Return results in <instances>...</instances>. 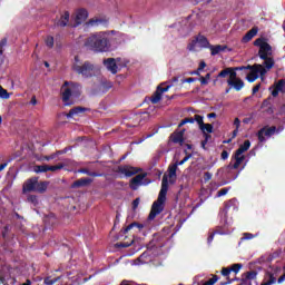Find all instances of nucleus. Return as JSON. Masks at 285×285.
Wrapping results in <instances>:
<instances>
[{"mask_svg": "<svg viewBox=\"0 0 285 285\" xmlns=\"http://www.w3.org/2000/svg\"><path fill=\"white\" fill-rule=\"evenodd\" d=\"M269 43L266 42V40L264 38H257L255 41H254V46H256L257 48H264L265 46H268Z\"/></svg>", "mask_w": 285, "mask_h": 285, "instance_id": "obj_34", "label": "nucleus"}, {"mask_svg": "<svg viewBox=\"0 0 285 285\" xmlns=\"http://www.w3.org/2000/svg\"><path fill=\"white\" fill-rule=\"evenodd\" d=\"M266 277H267V279L265 278V281H263V283L261 285L277 284V277H275V274L273 272H267Z\"/></svg>", "mask_w": 285, "mask_h": 285, "instance_id": "obj_23", "label": "nucleus"}, {"mask_svg": "<svg viewBox=\"0 0 285 285\" xmlns=\"http://www.w3.org/2000/svg\"><path fill=\"white\" fill-rule=\"evenodd\" d=\"M269 90H272V97H279V92H282L284 95L285 79L278 80L276 83H274L272 87H269Z\"/></svg>", "mask_w": 285, "mask_h": 285, "instance_id": "obj_8", "label": "nucleus"}, {"mask_svg": "<svg viewBox=\"0 0 285 285\" xmlns=\"http://www.w3.org/2000/svg\"><path fill=\"white\" fill-rule=\"evenodd\" d=\"M88 19V10L86 9H79L77 12H76V24L75 27L77 26H81V23H83V21H86Z\"/></svg>", "mask_w": 285, "mask_h": 285, "instance_id": "obj_13", "label": "nucleus"}, {"mask_svg": "<svg viewBox=\"0 0 285 285\" xmlns=\"http://www.w3.org/2000/svg\"><path fill=\"white\" fill-rule=\"evenodd\" d=\"M56 158H57V154H51L49 156H45L46 161H50V160L56 159Z\"/></svg>", "mask_w": 285, "mask_h": 285, "instance_id": "obj_62", "label": "nucleus"}, {"mask_svg": "<svg viewBox=\"0 0 285 285\" xmlns=\"http://www.w3.org/2000/svg\"><path fill=\"white\" fill-rule=\"evenodd\" d=\"M257 32H259V28L254 27L249 31L246 32V35L243 37V43H248V41H252L254 37H257Z\"/></svg>", "mask_w": 285, "mask_h": 285, "instance_id": "obj_18", "label": "nucleus"}, {"mask_svg": "<svg viewBox=\"0 0 285 285\" xmlns=\"http://www.w3.org/2000/svg\"><path fill=\"white\" fill-rule=\"evenodd\" d=\"M259 68H261V71H262V77H265L266 76V68H264V66H262L259 63L235 67V70H249L250 72H253L254 70H257Z\"/></svg>", "mask_w": 285, "mask_h": 285, "instance_id": "obj_11", "label": "nucleus"}, {"mask_svg": "<svg viewBox=\"0 0 285 285\" xmlns=\"http://www.w3.org/2000/svg\"><path fill=\"white\" fill-rule=\"evenodd\" d=\"M195 48H197V38H195L194 40H191L189 42V45L187 46V50L193 52V51H195Z\"/></svg>", "mask_w": 285, "mask_h": 285, "instance_id": "obj_46", "label": "nucleus"}, {"mask_svg": "<svg viewBox=\"0 0 285 285\" xmlns=\"http://www.w3.org/2000/svg\"><path fill=\"white\" fill-rule=\"evenodd\" d=\"M259 75L262 76V68L254 69V71H249V73L246 76V79L249 83H253L259 79Z\"/></svg>", "mask_w": 285, "mask_h": 285, "instance_id": "obj_16", "label": "nucleus"}, {"mask_svg": "<svg viewBox=\"0 0 285 285\" xmlns=\"http://www.w3.org/2000/svg\"><path fill=\"white\" fill-rule=\"evenodd\" d=\"M259 88H262V83H257L256 86H254V88L252 89V95H257V92H259Z\"/></svg>", "mask_w": 285, "mask_h": 285, "instance_id": "obj_58", "label": "nucleus"}, {"mask_svg": "<svg viewBox=\"0 0 285 285\" xmlns=\"http://www.w3.org/2000/svg\"><path fill=\"white\" fill-rule=\"evenodd\" d=\"M62 101L65 104V106H71L72 102H70V97H80L81 96V90L79 89V85L78 83H71L70 87L65 88L62 86Z\"/></svg>", "mask_w": 285, "mask_h": 285, "instance_id": "obj_4", "label": "nucleus"}, {"mask_svg": "<svg viewBox=\"0 0 285 285\" xmlns=\"http://www.w3.org/2000/svg\"><path fill=\"white\" fill-rule=\"evenodd\" d=\"M102 88H105L106 90H110V88H112V82L110 81L102 82Z\"/></svg>", "mask_w": 285, "mask_h": 285, "instance_id": "obj_59", "label": "nucleus"}, {"mask_svg": "<svg viewBox=\"0 0 285 285\" xmlns=\"http://www.w3.org/2000/svg\"><path fill=\"white\" fill-rule=\"evenodd\" d=\"M208 137H210V135L205 134V139L202 141V148H206V144H208Z\"/></svg>", "mask_w": 285, "mask_h": 285, "instance_id": "obj_61", "label": "nucleus"}, {"mask_svg": "<svg viewBox=\"0 0 285 285\" xmlns=\"http://www.w3.org/2000/svg\"><path fill=\"white\" fill-rule=\"evenodd\" d=\"M70 21V12L65 11V13L60 17V19L57 22V26L60 28H66Z\"/></svg>", "mask_w": 285, "mask_h": 285, "instance_id": "obj_22", "label": "nucleus"}, {"mask_svg": "<svg viewBox=\"0 0 285 285\" xmlns=\"http://www.w3.org/2000/svg\"><path fill=\"white\" fill-rule=\"evenodd\" d=\"M210 179H213V174L210 171H206L204 174V181H205V184H208V181H210Z\"/></svg>", "mask_w": 285, "mask_h": 285, "instance_id": "obj_53", "label": "nucleus"}, {"mask_svg": "<svg viewBox=\"0 0 285 285\" xmlns=\"http://www.w3.org/2000/svg\"><path fill=\"white\" fill-rule=\"evenodd\" d=\"M193 158V154H188L187 156L184 157V159H181L180 161L176 163L178 164V166H184V164H186V161H188V159Z\"/></svg>", "mask_w": 285, "mask_h": 285, "instance_id": "obj_52", "label": "nucleus"}, {"mask_svg": "<svg viewBox=\"0 0 285 285\" xmlns=\"http://www.w3.org/2000/svg\"><path fill=\"white\" fill-rule=\"evenodd\" d=\"M105 68H107V70L109 72H111V75H117L119 67L117 66V59L115 58H107L102 61Z\"/></svg>", "mask_w": 285, "mask_h": 285, "instance_id": "obj_9", "label": "nucleus"}, {"mask_svg": "<svg viewBox=\"0 0 285 285\" xmlns=\"http://www.w3.org/2000/svg\"><path fill=\"white\" fill-rule=\"evenodd\" d=\"M148 174L142 173L136 175L134 178L129 181V188L131 190H138L139 186H148L150 184V180L147 177Z\"/></svg>", "mask_w": 285, "mask_h": 285, "instance_id": "obj_5", "label": "nucleus"}, {"mask_svg": "<svg viewBox=\"0 0 285 285\" xmlns=\"http://www.w3.org/2000/svg\"><path fill=\"white\" fill-rule=\"evenodd\" d=\"M8 46V38L0 40V57H3V48Z\"/></svg>", "mask_w": 285, "mask_h": 285, "instance_id": "obj_47", "label": "nucleus"}, {"mask_svg": "<svg viewBox=\"0 0 285 285\" xmlns=\"http://www.w3.org/2000/svg\"><path fill=\"white\" fill-rule=\"evenodd\" d=\"M228 151L227 150H223L220 154V159H223V161H226V159H228Z\"/></svg>", "mask_w": 285, "mask_h": 285, "instance_id": "obj_60", "label": "nucleus"}, {"mask_svg": "<svg viewBox=\"0 0 285 285\" xmlns=\"http://www.w3.org/2000/svg\"><path fill=\"white\" fill-rule=\"evenodd\" d=\"M100 23H104V19L96 18V19H90L87 22V26H100Z\"/></svg>", "mask_w": 285, "mask_h": 285, "instance_id": "obj_40", "label": "nucleus"}, {"mask_svg": "<svg viewBox=\"0 0 285 285\" xmlns=\"http://www.w3.org/2000/svg\"><path fill=\"white\" fill-rule=\"evenodd\" d=\"M183 124H195V118H193V117L184 118V122Z\"/></svg>", "mask_w": 285, "mask_h": 285, "instance_id": "obj_63", "label": "nucleus"}, {"mask_svg": "<svg viewBox=\"0 0 285 285\" xmlns=\"http://www.w3.org/2000/svg\"><path fill=\"white\" fill-rule=\"evenodd\" d=\"M35 173H48V165H37L35 167Z\"/></svg>", "mask_w": 285, "mask_h": 285, "instance_id": "obj_39", "label": "nucleus"}, {"mask_svg": "<svg viewBox=\"0 0 285 285\" xmlns=\"http://www.w3.org/2000/svg\"><path fill=\"white\" fill-rule=\"evenodd\" d=\"M196 41L197 43H199L200 48H210V42L208 41V38H206V36L198 35L196 37Z\"/></svg>", "mask_w": 285, "mask_h": 285, "instance_id": "obj_24", "label": "nucleus"}, {"mask_svg": "<svg viewBox=\"0 0 285 285\" xmlns=\"http://www.w3.org/2000/svg\"><path fill=\"white\" fill-rule=\"evenodd\" d=\"M271 106V97L267 99L263 100L261 108H268Z\"/></svg>", "mask_w": 285, "mask_h": 285, "instance_id": "obj_55", "label": "nucleus"}, {"mask_svg": "<svg viewBox=\"0 0 285 285\" xmlns=\"http://www.w3.org/2000/svg\"><path fill=\"white\" fill-rule=\"evenodd\" d=\"M197 81V78H186L181 80V83H195Z\"/></svg>", "mask_w": 285, "mask_h": 285, "instance_id": "obj_56", "label": "nucleus"}, {"mask_svg": "<svg viewBox=\"0 0 285 285\" xmlns=\"http://www.w3.org/2000/svg\"><path fill=\"white\" fill-rule=\"evenodd\" d=\"M194 121H196L198 124L199 128H200L202 125L204 124V116L195 115L194 116Z\"/></svg>", "mask_w": 285, "mask_h": 285, "instance_id": "obj_49", "label": "nucleus"}, {"mask_svg": "<svg viewBox=\"0 0 285 285\" xmlns=\"http://www.w3.org/2000/svg\"><path fill=\"white\" fill-rule=\"evenodd\" d=\"M228 86H230V88H234V90H236V92H239V90H242V88H244V80H242L240 78H237L236 80H227Z\"/></svg>", "mask_w": 285, "mask_h": 285, "instance_id": "obj_20", "label": "nucleus"}, {"mask_svg": "<svg viewBox=\"0 0 285 285\" xmlns=\"http://www.w3.org/2000/svg\"><path fill=\"white\" fill-rule=\"evenodd\" d=\"M37 189V177L29 178L22 186V193H36Z\"/></svg>", "mask_w": 285, "mask_h": 285, "instance_id": "obj_10", "label": "nucleus"}, {"mask_svg": "<svg viewBox=\"0 0 285 285\" xmlns=\"http://www.w3.org/2000/svg\"><path fill=\"white\" fill-rule=\"evenodd\" d=\"M237 78V69L229 67V79L228 81H235Z\"/></svg>", "mask_w": 285, "mask_h": 285, "instance_id": "obj_36", "label": "nucleus"}, {"mask_svg": "<svg viewBox=\"0 0 285 285\" xmlns=\"http://www.w3.org/2000/svg\"><path fill=\"white\" fill-rule=\"evenodd\" d=\"M234 126H236V129H239V126H242V120H239V118H235Z\"/></svg>", "mask_w": 285, "mask_h": 285, "instance_id": "obj_64", "label": "nucleus"}, {"mask_svg": "<svg viewBox=\"0 0 285 285\" xmlns=\"http://www.w3.org/2000/svg\"><path fill=\"white\" fill-rule=\"evenodd\" d=\"M255 235L250 234V233H244L243 237L240 238V242H246V239H254Z\"/></svg>", "mask_w": 285, "mask_h": 285, "instance_id": "obj_51", "label": "nucleus"}, {"mask_svg": "<svg viewBox=\"0 0 285 285\" xmlns=\"http://www.w3.org/2000/svg\"><path fill=\"white\" fill-rule=\"evenodd\" d=\"M227 48L228 46L226 45H216V46L209 45L212 57H216V55H219V52L226 51Z\"/></svg>", "mask_w": 285, "mask_h": 285, "instance_id": "obj_19", "label": "nucleus"}, {"mask_svg": "<svg viewBox=\"0 0 285 285\" xmlns=\"http://www.w3.org/2000/svg\"><path fill=\"white\" fill-rule=\"evenodd\" d=\"M65 164H62V163H59L58 165H52V166H50V165H47V169H48V171L50 170L51 173H56V170H62V168H65Z\"/></svg>", "mask_w": 285, "mask_h": 285, "instance_id": "obj_33", "label": "nucleus"}, {"mask_svg": "<svg viewBox=\"0 0 285 285\" xmlns=\"http://www.w3.org/2000/svg\"><path fill=\"white\" fill-rule=\"evenodd\" d=\"M88 108L86 107H73L69 110L68 114H66L67 119H72V117H80V115H83L85 112H88Z\"/></svg>", "mask_w": 285, "mask_h": 285, "instance_id": "obj_12", "label": "nucleus"}, {"mask_svg": "<svg viewBox=\"0 0 285 285\" xmlns=\"http://www.w3.org/2000/svg\"><path fill=\"white\" fill-rule=\"evenodd\" d=\"M49 181H40L39 178H37V184H36V193H39L40 195H43L46 190H48Z\"/></svg>", "mask_w": 285, "mask_h": 285, "instance_id": "obj_21", "label": "nucleus"}, {"mask_svg": "<svg viewBox=\"0 0 285 285\" xmlns=\"http://www.w3.org/2000/svg\"><path fill=\"white\" fill-rule=\"evenodd\" d=\"M0 99H10V94L0 86Z\"/></svg>", "mask_w": 285, "mask_h": 285, "instance_id": "obj_42", "label": "nucleus"}, {"mask_svg": "<svg viewBox=\"0 0 285 285\" xmlns=\"http://www.w3.org/2000/svg\"><path fill=\"white\" fill-rule=\"evenodd\" d=\"M27 202H29V204H32L33 206H37L39 204V198L37 197V195H29L27 197Z\"/></svg>", "mask_w": 285, "mask_h": 285, "instance_id": "obj_38", "label": "nucleus"}, {"mask_svg": "<svg viewBox=\"0 0 285 285\" xmlns=\"http://www.w3.org/2000/svg\"><path fill=\"white\" fill-rule=\"evenodd\" d=\"M275 132H277V127L265 126L258 130L256 136L258 138L259 144H264V142H266V137H273V135H275Z\"/></svg>", "mask_w": 285, "mask_h": 285, "instance_id": "obj_6", "label": "nucleus"}, {"mask_svg": "<svg viewBox=\"0 0 285 285\" xmlns=\"http://www.w3.org/2000/svg\"><path fill=\"white\" fill-rule=\"evenodd\" d=\"M229 73H230V67H228V68L222 70V71L218 73V77H219V78H225V77H228Z\"/></svg>", "mask_w": 285, "mask_h": 285, "instance_id": "obj_50", "label": "nucleus"}, {"mask_svg": "<svg viewBox=\"0 0 285 285\" xmlns=\"http://www.w3.org/2000/svg\"><path fill=\"white\" fill-rule=\"evenodd\" d=\"M157 89L159 90L160 95H164V92H168V90L170 89V86H167V87L158 86Z\"/></svg>", "mask_w": 285, "mask_h": 285, "instance_id": "obj_57", "label": "nucleus"}, {"mask_svg": "<svg viewBox=\"0 0 285 285\" xmlns=\"http://www.w3.org/2000/svg\"><path fill=\"white\" fill-rule=\"evenodd\" d=\"M120 173H122V175H126V177H132V175H137V173H139V169L135 167H125L120 169Z\"/></svg>", "mask_w": 285, "mask_h": 285, "instance_id": "obj_26", "label": "nucleus"}, {"mask_svg": "<svg viewBox=\"0 0 285 285\" xmlns=\"http://www.w3.org/2000/svg\"><path fill=\"white\" fill-rule=\"evenodd\" d=\"M228 190H230V187L222 188L217 191L216 197H224V195H228Z\"/></svg>", "mask_w": 285, "mask_h": 285, "instance_id": "obj_48", "label": "nucleus"}, {"mask_svg": "<svg viewBox=\"0 0 285 285\" xmlns=\"http://www.w3.org/2000/svg\"><path fill=\"white\" fill-rule=\"evenodd\" d=\"M217 282H219V276L213 275V277L205 282L203 285H214L217 284Z\"/></svg>", "mask_w": 285, "mask_h": 285, "instance_id": "obj_41", "label": "nucleus"}, {"mask_svg": "<svg viewBox=\"0 0 285 285\" xmlns=\"http://www.w3.org/2000/svg\"><path fill=\"white\" fill-rule=\"evenodd\" d=\"M242 264H239V263H237V264H234V265H232V267H229V271L232 272V273H239V271H242Z\"/></svg>", "mask_w": 285, "mask_h": 285, "instance_id": "obj_44", "label": "nucleus"}, {"mask_svg": "<svg viewBox=\"0 0 285 285\" xmlns=\"http://www.w3.org/2000/svg\"><path fill=\"white\" fill-rule=\"evenodd\" d=\"M249 148H250V140H245L244 144L238 147L236 153L237 155H244V153H246V150H248Z\"/></svg>", "mask_w": 285, "mask_h": 285, "instance_id": "obj_28", "label": "nucleus"}, {"mask_svg": "<svg viewBox=\"0 0 285 285\" xmlns=\"http://www.w3.org/2000/svg\"><path fill=\"white\" fill-rule=\"evenodd\" d=\"M59 279H61V276H58L53 279H51L50 276H48L43 279V284L45 285H55V284H57V282H59Z\"/></svg>", "mask_w": 285, "mask_h": 285, "instance_id": "obj_35", "label": "nucleus"}, {"mask_svg": "<svg viewBox=\"0 0 285 285\" xmlns=\"http://www.w3.org/2000/svg\"><path fill=\"white\" fill-rule=\"evenodd\" d=\"M46 46L48 48H55V37L48 36L46 39Z\"/></svg>", "mask_w": 285, "mask_h": 285, "instance_id": "obj_43", "label": "nucleus"}, {"mask_svg": "<svg viewBox=\"0 0 285 285\" xmlns=\"http://www.w3.org/2000/svg\"><path fill=\"white\" fill-rule=\"evenodd\" d=\"M244 275H245V279H249V281L257 279V272L255 271H249Z\"/></svg>", "mask_w": 285, "mask_h": 285, "instance_id": "obj_37", "label": "nucleus"}, {"mask_svg": "<svg viewBox=\"0 0 285 285\" xmlns=\"http://www.w3.org/2000/svg\"><path fill=\"white\" fill-rule=\"evenodd\" d=\"M199 129L202 130V132L204 134V137H206V132L210 134L213 132V125L212 124H203Z\"/></svg>", "mask_w": 285, "mask_h": 285, "instance_id": "obj_30", "label": "nucleus"}, {"mask_svg": "<svg viewBox=\"0 0 285 285\" xmlns=\"http://www.w3.org/2000/svg\"><path fill=\"white\" fill-rule=\"evenodd\" d=\"M135 240L131 242H127V243H117L116 246L117 248H130V246H132Z\"/></svg>", "mask_w": 285, "mask_h": 285, "instance_id": "obj_45", "label": "nucleus"}, {"mask_svg": "<svg viewBox=\"0 0 285 285\" xmlns=\"http://www.w3.org/2000/svg\"><path fill=\"white\" fill-rule=\"evenodd\" d=\"M132 228H137L138 230H141V228H144V225L134 222L129 224L125 229H122L124 235H126V233H128L129 230H132Z\"/></svg>", "mask_w": 285, "mask_h": 285, "instance_id": "obj_29", "label": "nucleus"}, {"mask_svg": "<svg viewBox=\"0 0 285 285\" xmlns=\"http://www.w3.org/2000/svg\"><path fill=\"white\" fill-rule=\"evenodd\" d=\"M166 195H168V178L164 176L161 188L158 194V198L156 202H154L151 206V210L149 213L148 219H155L157 215H161V213H164V204H166Z\"/></svg>", "mask_w": 285, "mask_h": 285, "instance_id": "obj_2", "label": "nucleus"}, {"mask_svg": "<svg viewBox=\"0 0 285 285\" xmlns=\"http://www.w3.org/2000/svg\"><path fill=\"white\" fill-rule=\"evenodd\" d=\"M230 267H223L222 269V275L224 277H226L228 281L225 283H220V285H227V284H233V282H235V279H230L229 275H230Z\"/></svg>", "mask_w": 285, "mask_h": 285, "instance_id": "obj_27", "label": "nucleus"}, {"mask_svg": "<svg viewBox=\"0 0 285 285\" xmlns=\"http://www.w3.org/2000/svg\"><path fill=\"white\" fill-rule=\"evenodd\" d=\"M85 48L95 52L96 55H101L104 52H110L112 45L110 42V37L104 31L94 32L83 42Z\"/></svg>", "mask_w": 285, "mask_h": 285, "instance_id": "obj_1", "label": "nucleus"}, {"mask_svg": "<svg viewBox=\"0 0 285 285\" xmlns=\"http://www.w3.org/2000/svg\"><path fill=\"white\" fill-rule=\"evenodd\" d=\"M263 68H265L266 72H268V70H272V68L275 66V59L271 58V57H266L263 58Z\"/></svg>", "mask_w": 285, "mask_h": 285, "instance_id": "obj_25", "label": "nucleus"}, {"mask_svg": "<svg viewBox=\"0 0 285 285\" xmlns=\"http://www.w3.org/2000/svg\"><path fill=\"white\" fill-rule=\"evenodd\" d=\"M72 70L77 75H81L85 79H90V77H95V65L90 61L82 62L79 59V56H75V61L72 63Z\"/></svg>", "mask_w": 285, "mask_h": 285, "instance_id": "obj_3", "label": "nucleus"}, {"mask_svg": "<svg viewBox=\"0 0 285 285\" xmlns=\"http://www.w3.org/2000/svg\"><path fill=\"white\" fill-rule=\"evenodd\" d=\"M273 55V47L271 45H265L258 50L259 59H266V57H271Z\"/></svg>", "mask_w": 285, "mask_h": 285, "instance_id": "obj_15", "label": "nucleus"}, {"mask_svg": "<svg viewBox=\"0 0 285 285\" xmlns=\"http://www.w3.org/2000/svg\"><path fill=\"white\" fill-rule=\"evenodd\" d=\"M92 184L91 178H80L71 184V188H83V186H89Z\"/></svg>", "mask_w": 285, "mask_h": 285, "instance_id": "obj_17", "label": "nucleus"}, {"mask_svg": "<svg viewBox=\"0 0 285 285\" xmlns=\"http://www.w3.org/2000/svg\"><path fill=\"white\" fill-rule=\"evenodd\" d=\"M140 202H141L140 198H136V199L132 200V204H131L132 210H137V208H139V203Z\"/></svg>", "mask_w": 285, "mask_h": 285, "instance_id": "obj_54", "label": "nucleus"}, {"mask_svg": "<svg viewBox=\"0 0 285 285\" xmlns=\"http://www.w3.org/2000/svg\"><path fill=\"white\" fill-rule=\"evenodd\" d=\"M169 141L173 144H179V146H184V131L173 132L169 136Z\"/></svg>", "mask_w": 285, "mask_h": 285, "instance_id": "obj_14", "label": "nucleus"}, {"mask_svg": "<svg viewBox=\"0 0 285 285\" xmlns=\"http://www.w3.org/2000/svg\"><path fill=\"white\" fill-rule=\"evenodd\" d=\"M177 166L178 164L175 163L174 165H170L168 167L169 178L173 179V177H177Z\"/></svg>", "mask_w": 285, "mask_h": 285, "instance_id": "obj_32", "label": "nucleus"}, {"mask_svg": "<svg viewBox=\"0 0 285 285\" xmlns=\"http://www.w3.org/2000/svg\"><path fill=\"white\" fill-rule=\"evenodd\" d=\"M233 159H234V164L230 163L227 166V170H237V168H239V166H242V163L244 161V159H246V156H244L242 154H237V151H235L232 157V161H233Z\"/></svg>", "mask_w": 285, "mask_h": 285, "instance_id": "obj_7", "label": "nucleus"}, {"mask_svg": "<svg viewBox=\"0 0 285 285\" xmlns=\"http://www.w3.org/2000/svg\"><path fill=\"white\" fill-rule=\"evenodd\" d=\"M161 92L157 89L150 98L151 104H159L161 101Z\"/></svg>", "mask_w": 285, "mask_h": 285, "instance_id": "obj_31", "label": "nucleus"}]
</instances>
